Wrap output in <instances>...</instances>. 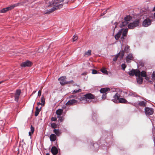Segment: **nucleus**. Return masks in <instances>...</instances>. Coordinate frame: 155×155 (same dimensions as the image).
<instances>
[{
    "instance_id": "1",
    "label": "nucleus",
    "mask_w": 155,
    "mask_h": 155,
    "mask_svg": "<svg viewBox=\"0 0 155 155\" xmlns=\"http://www.w3.org/2000/svg\"><path fill=\"white\" fill-rule=\"evenodd\" d=\"M49 5L53 7L49 9V13L52 12L55 10L61 8L62 7L63 5L60 4L58 0H52L51 2H49Z\"/></svg>"
},
{
    "instance_id": "2",
    "label": "nucleus",
    "mask_w": 155,
    "mask_h": 155,
    "mask_svg": "<svg viewBox=\"0 0 155 155\" xmlns=\"http://www.w3.org/2000/svg\"><path fill=\"white\" fill-rule=\"evenodd\" d=\"M66 78L65 76H62L58 78V80L60 81V83L61 85H63L65 84H69L71 83H74L72 80L69 82L66 81L65 79Z\"/></svg>"
},
{
    "instance_id": "3",
    "label": "nucleus",
    "mask_w": 155,
    "mask_h": 155,
    "mask_svg": "<svg viewBox=\"0 0 155 155\" xmlns=\"http://www.w3.org/2000/svg\"><path fill=\"white\" fill-rule=\"evenodd\" d=\"M140 21L139 20H137L133 22L130 23L128 25V28L130 29H133L134 28L139 25Z\"/></svg>"
},
{
    "instance_id": "4",
    "label": "nucleus",
    "mask_w": 155,
    "mask_h": 155,
    "mask_svg": "<svg viewBox=\"0 0 155 155\" xmlns=\"http://www.w3.org/2000/svg\"><path fill=\"white\" fill-rule=\"evenodd\" d=\"M128 74L130 76H134L135 75L137 77L138 75H140V72L139 70L132 69L129 72Z\"/></svg>"
},
{
    "instance_id": "5",
    "label": "nucleus",
    "mask_w": 155,
    "mask_h": 155,
    "mask_svg": "<svg viewBox=\"0 0 155 155\" xmlns=\"http://www.w3.org/2000/svg\"><path fill=\"white\" fill-rule=\"evenodd\" d=\"M145 112L147 115H152L153 112V109L148 107H145Z\"/></svg>"
},
{
    "instance_id": "6",
    "label": "nucleus",
    "mask_w": 155,
    "mask_h": 155,
    "mask_svg": "<svg viewBox=\"0 0 155 155\" xmlns=\"http://www.w3.org/2000/svg\"><path fill=\"white\" fill-rule=\"evenodd\" d=\"M17 4H14L9 7L4 8L0 10V12L1 13H5L7 11L17 6L16 5Z\"/></svg>"
},
{
    "instance_id": "7",
    "label": "nucleus",
    "mask_w": 155,
    "mask_h": 155,
    "mask_svg": "<svg viewBox=\"0 0 155 155\" xmlns=\"http://www.w3.org/2000/svg\"><path fill=\"white\" fill-rule=\"evenodd\" d=\"M151 20L148 18L144 20L143 22V26L144 27H147L151 24Z\"/></svg>"
},
{
    "instance_id": "8",
    "label": "nucleus",
    "mask_w": 155,
    "mask_h": 155,
    "mask_svg": "<svg viewBox=\"0 0 155 155\" xmlns=\"http://www.w3.org/2000/svg\"><path fill=\"white\" fill-rule=\"evenodd\" d=\"M84 96L86 101H87V99L91 100L95 98L94 96L91 93L87 94L84 95Z\"/></svg>"
},
{
    "instance_id": "9",
    "label": "nucleus",
    "mask_w": 155,
    "mask_h": 155,
    "mask_svg": "<svg viewBox=\"0 0 155 155\" xmlns=\"http://www.w3.org/2000/svg\"><path fill=\"white\" fill-rule=\"evenodd\" d=\"M78 101L74 99L70 100H69L66 104V105H71L74 104H77Z\"/></svg>"
},
{
    "instance_id": "10",
    "label": "nucleus",
    "mask_w": 155,
    "mask_h": 155,
    "mask_svg": "<svg viewBox=\"0 0 155 155\" xmlns=\"http://www.w3.org/2000/svg\"><path fill=\"white\" fill-rule=\"evenodd\" d=\"M122 97L120 95V94L118 93H117L113 97V101L114 102H117V101L120 99V97Z\"/></svg>"
},
{
    "instance_id": "11",
    "label": "nucleus",
    "mask_w": 155,
    "mask_h": 155,
    "mask_svg": "<svg viewBox=\"0 0 155 155\" xmlns=\"http://www.w3.org/2000/svg\"><path fill=\"white\" fill-rule=\"evenodd\" d=\"M31 65V62L29 61L23 62L21 64V66L22 67H25L26 66L29 67Z\"/></svg>"
},
{
    "instance_id": "12",
    "label": "nucleus",
    "mask_w": 155,
    "mask_h": 155,
    "mask_svg": "<svg viewBox=\"0 0 155 155\" xmlns=\"http://www.w3.org/2000/svg\"><path fill=\"white\" fill-rule=\"evenodd\" d=\"M41 103L38 102L37 103V105L39 106L41 105L42 106H43L45 104V98H44V96L42 95L41 99Z\"/></svg>"
},
{
    "instance_id": "13",
    "label": "nucleus",
    "mask_w": 155,
    "mask_h": 155,
    "mask_svg": "<svg viewBox=\"0 0 155 155\" xmlns=\"http://www.w3.org/2000/svg\"><path fill=\"white\" fill-rule=\"evenodd\" d=\"M128 29L127 28H126L123 30L122 31V35L121 38L122 40H123L125 38L127 35L128 32Z\"/></svg>"
},
{
    "instance_id": "14",
    "label": "nucleus",
    "mask_w": 155,
    "mask_h": 155,
    "mask_svg": "<svg viewBox=\"0 0 155 155\" xmlns=\"http://www.w3.org/2000/svg\"><path fill=\"white\" fill-rule=\"evenodd\" d=\"M133 58V54H132L130 53L126 57V61L128 63H130V60H132Z\"/></svg>"
},
{
    "instance_id": "15",
    "label": "nucleus",
    "mask_w": 155,
    "mask_h": 155,
    "mask_svg": "<svg viewBox=\"0 0 155 155\" xmlns=\"http://www.w3.org/2000/svg\"><path fill=\"white\" fill-rule=\"evenodd\" d=\"M123 31V29H121L115 35V38L116 40H118L120 37Z\"/></svg>"
},
{
    "instance_id": "16",
    "label": "nucleus",
    "mask_w": 155,
    "mask_h": 155,
    "mask_svg": "<svg viewBox=\"0 0 155 155\" xmlns=\"http://www.w3.org/2000/svg\"><path fill=\"white\" fill-rule=\"evenodd\" d=\"M51 151L53 155H56L58 153V150L55 147H53L51 150Z\"/></svg>"
},
{
    "instance_id": "17",
    "label": "nucleus",
    "mask_w": 155,
    "mask_h": 155,
    "mask_svg": "<svg viewBox=\"0 0 155 155\" xmlns=\"http://www.w3.org/2000/svg\"><path fill=\"white\" fill-rule=\"evenodd\" d=\"M147 102L146 101H140L138 103V105L143 107H145L146 106Z\"/></svg>"
},
{
    "instance_id": "18",
    "label": "nucleus",
    "mask_w": 155,
    "mask_h": 155,
    "mask_svg": "<svg viewBox=\"0 0 155 155\" xmlns=\"http://www.w3.org/2000/svg\"><path fill=\"white\" fill-rule=\"evenodd\" d=\"M128 22L126 21L124 19L121 22H120V28H122L123 27L125 26L128 24Z\"/></svg>"
},
{
    "instance_id": "19",
    "label": "nucleus",
    "mask_w": 155,
    "mask_h": 155,
    "mask_svg": "<svg viewBox=\"0 0 155 155\" xmlns=\"http://www.w3.org/2000/svg\"><path fill=\"white\" fill-rule=\"evenodd\" d=\"M56 138V136L54 134H51L50 136V140L52 142L54 141Z\"/></svg>"
},
{
    "instance_id": "20",
    "label": "nucleus",
    "mask_w": 155,
    "mask_h": 155,
    "mask_svg": "<svg viewBox=\"0 0 155 155\" xmlns=\"http://www.w3.org/2000/svg\"><path fill=\"white\" fill-rule=\"evenodd\" d=\"M108 91H110V89L109 88H103L101 89L100 92L101 93L105 94V93Z\"/></svg>"
},
{
    "instance_id": "21",
    "label": "nucleus",
    "mask_w": 155,
    "mask_h": 155,
    "mask_svg": "<svg viewBox=\"0 0 155 155\" xmlns=\"http://www.w3.org/2000/svg\"><path fill=\"white\" fill-rule=\"evenodd\" d=\"M137 76L138 77L137 78V83L139 84H142L143 81V78L140 77V75H138Z\"/></svg>"
},
{
    "instance_id": "22",
    "label": "nucleus",
    "mask_w": 155,
    "mask_h": 155,
    "mask_svg": "<svg viewBox=\"0 0 155 155\" xmlns=\"http://www.w3.org/2000/svg\"><path fill=\"white\" fill-rule=\"evenodd\" d=\"M53 131L57 136H59L61 134V132L58 129H54V130Z\"/></svg>"
},
{
    "instance_id": "23",
    "label": "nucleus",
    "mask_w": 155,
    "mask_h": 155,
    "mask_svg": "<svg viewBox=\"0 0 155 155\" xmlns=\"http://www.w3.org/2000/svg\"><path fill=\"white\" fill-rule=\"evenodd\" d=\"M41 109V107L39 109L38 108V107H36V110L35 113V116L36 117L38 116V115L40 111V110Z\"/></svg>"
},
{
    "instance_id": "24",
    "label": "nucleus",
    "mask_w": 155,
    "mask_h": 155,
    "mask_svg": "<svg viewBox=\"0 0 155 155\" xmlns=\"http://www.w3.org/2000/svg\"><path fill=\"white\" fill-rule=\"evenodd\" d=\"M117 54H118V56H119L120 58L122 59L124 56V51L122 50L120 51Z\"/></svg>"
},
{
    "instance_id": "25",
    "label": "nucleus",
    "mask_w": 155,
    "mask_h": 155,
    "mask_svg": "<svg viewBox=\"0 0 155 155\" xmlns=\"http://www.w3.org/2000/svg\"><path fill=\"white\" fill-rule=\"evenodd\" d=\"M119 102L121 103L126 104L128 102L125 99L120 98L119 100Z\"/></svg>"
},
{
    "instance_id": "26",
    "label": "nucleus",
    "mask_w": 155,
    "mask_h": 155,
    "mask_svg": "<svg viewBox=\"0 0 155 155\" xmlns=\"http://www.w3.org/2000/svg\"><path fill=\"white\" fill-rule=\"evenodd\" d=\"M132 19V17L130 15H127L125 17L124 20L129 23V21Z\"/></svg>"
},
{
    "instance_id": "27",
    "label": "nucleus",
    "mask_w": 155,
    "mask_h": 155,
    "mask_svg": "<svg viewBox=\"0 0 155 155\" xmlns=\"http://www.w3.org/2000/svg\"><path fill=\"white\" fill-rule=\"evenodd\" d=\"M63 110L62 109H59L56 111V113L58 116H60L62 114Z\"/></svg>"
},
{
    "instance_id": "28",
    "label": "nucleus",
    "mask_w": 155,
    "mask_h": 155,
    "mask_svg": "<svg viewBox=\"0 0 155 155\" xmlns=\"http://www.w3.org/2000/svg\"><path fill=\"white\" fill-rule=\"evenodd\" d=\"M130 50V49L129 46L128 45H126L125 46L124 50L123 51H124V52L127 53L129 52Z\"/></svg>"
},
{
    "instance_id": "29",
    "label": "nucleus",
    "mask_w": 155,
    "mask_h": 155,
    "mask_svg": "<svg viewBox=\"0 0 155 155\" xmlns=\"http://www.w3.org/2000/svg\"><path fill=\"white\" fill-rule=\"evenodd\" d=\"M31 132H29V135L30 136H31V134L33 133L35 131V128L32 125H31Z\"/></svg>"
},
{
    "instance_id": "30",
    "label": "nucleus",
    "mask_w": 155,
    "mask_h": 155,
    "mask_svg": "<svg viewBox=\"0 0 155 155\" xmlns=\"http://www.w3.org/2000/svg\"><path fill=\"white\" fill-rule=\"evenodd\" d=\"M129 95L133 97H136L137 96V94L136 93L133 92H130Z\"/></svg>"
},
{
    "instance_id": "31",
    "label": "nucleus",
    "mask_w": 155,
    "mask_h": 155,
    "mask_svg": "<svg viewBox=\"0 0 155 155\" xmlns=\"http://www.w3.org/2000/svg\"><path fill=\"white\" fill-rule=\"evenodd\" d=\"M140 75L143 77H145L147 76L146 72L145 71H142L140 72Z\"/></svg>"
},
{
    "instance_id": "32",
    "label": "nucleus",
    "mask_w": 155,
    "mask_h": 155,
    "mask_svg": "<svg viewBox=\"0 0 155 155\" xmlns=\"http://www.w3.org/2000/svg\"><path fill=\"white\" fill-rule=\"evenodd\" d=\"M91 50H88L87 52L85 53V55H87L88 56H90L91 54Z\"/></svg>"
},
{
    "instance_id": "33",
    "label": "nucleus",
    "mask_w": 155,
    "mask_h": 155,
    "mask_svg": "<svg viewBox=\"0 0 155 155\" xmlns=\"http://www.w3.org/2000/svg\"><path fill=\"white\" fill-rule=\"evenodd\" d=\"M81 89H79L78 90H75L72 92V94L76 93H79L81 92Z\"/></svg>"
},
{
    "instance_id": "34",
    "label": "nucleus",
    "mask_w": 155,
    "mask_h": 155,
    "mask_svg": "<svg viewBox=\"0 0 155 155\" xmlns=\"http://www.w3.org/2000/svg\"><path fill=\"white\" fill-rule=\"evenodd\" d=\"M21 93V90L19 89H18L16 90L15 95L20 96Z\"/></svg>"
},
{
    "instance_id": "35",
    "label": "nucleus",
    "mask_w": 155,
    "mask_h": 155,
    "mask_svg": "<svg viewBox=\"0 0 155 155\" xmlns=\"http://www.w3.org/2000/svg\"><path fill=\"white\" fill-rule=\"evenodd\" d=\"M101 71L104 74H107V71L104 68L101 69Z\"/></svg>"
},
{
    "instance_id": "36",
    "label": "nucleus",
    "mask_w": 155,
    "mask_h": 155,
    "mask_svg": "<svg viewBox=\"0 0 155 155\" xmlns=\"http://www.w3.org/2000/svg\"><path fill=\"white\" fill-rule=\"evenodd\" d=\"M73 42L75 41L78 39V36L76 35H74L73 37Z\"/></svg>"
},
{
    "instance_id": "37",
    "label": "nucleus",
    "mask_w": 155,
    "mask_h": 155,
    "mask_svg": "<svg viewBox=\"0 0 155 155\" xmlns=\"http://www.w3.org/2000/svg\"><path fill=\"white\" fill-rule=\"evenodd\" d=\"M19 95H15V101H16L17 102H18V99L19 97Z\"/></svg>"
},
{
    "instance_id": "38",
    "label": "nucleus",
    "mask_w": 155,
    "mask_h": 155,
    "mask_svg": "<svg viewBox=\"0 0 155 155\" xmlns=\"http://www.w3.org/2000/svg\"><path fill=\"white\" fill-rule=\"evenodd\" d=\"M58 117L59 118V120L61 122H62L64 119V118L63 117L58 116Z\"/></svg>"
},
{
    "instance_id": "39",
    "label": "nucleus",
    "mask_w": 155,
    "mask_h": 155,
    "mask_svg": "<svg viewBox=\"0 0 155 155\" xmlns=\"http://www.w3.org/2000/svg\"><path fill=\"white\" fill-rule=\"evenodd\" d=\"M79 99L80 101H81L84 100L86 101L85 97V96H84V95L83 96L81 97L80 98H79Z\"/></svg>"
},
{
    "instance_id": "40",
    "label": "nucleus",
    "mask_w": 155,
    "mask_h": 155,
    "mask_svg": "<svg viewBox=\"0 0 155 155\" xmlns=\"http://www.w3.org/2000/svg\"><path fill=\"white\" fill-rule=\"evenodd\" d=\"M51 126L52 128H55L57 127V125L56 124L54 123H52L51 124Z\"/></svg>"
},
{
    "instance_id": "41",
    "label": "nucleus",
    "mask_w": 155,
    "mask_h": 155,
    "mask_svg": "<svg viewBox=\"0 0 155 155\" xmlns=\"http://www.w3.org/2000/svg\"><path fill=\"white\" fill-rule=\"evenodd\" d=\"M118 57V54H117L115 56L114 58L113 59V61H116L117 60Z\"/></svg>"
},
{
    "instance_id": "42",
    "label": "nucleus",
    "mask_w": 155,
    "mask_h": 155,
    "mask_svg": "<svg viewBox=\"0 0 155 155\" xmlns=\"http://www.w3.org/2000/svg\"><path fill=\"white\" fill-rule=\"evenodd\" d=\"M121 94H124V95L123 96V97L126 96L127 95V93L126 92L121 91Z\"/></svg>"
},
{
    "instance_id": "43",
    "label": "nucleus",
    "mask_w": 155,
    "mask_h": 155,
    "mask_svg": "<svg viewBox=\"0 0 155 155\" xmlns=\"http://www.w3.org/2000/svg\"><path fill=\"white\" fill-rule=\"evenodd\" d=\"M122 68L124 70L125 69L126 67V65L125 64H123L121 65Z\"/></svg>"
},
{
    "instance_id": "44",
    "label": "nucleus",
    "mask_w": 155,
    "mask_h": 155,
    "mask_svg": "<svg viewBox=\"0 0 155 155\" xmlns=\"http://www.w3.org/2000/svg\"><path fill=\"white\" fill-rule=\"evenodd\" d=\"M106 98V94H103L102 96V98L103 99H105Z\"/></svg>"
},
{
    "instance_id": "45",
    "label": "nucleus",
    "mask_w": 155,
    "mask_h": 155,
    "mask_svg": "<svg viewBox=\"0 0 155 155\" xmlns=\"http://www.w3.org/2000/svg\"><path fill=\"white\" fill-rule=\"evenodd\" d=\"M107 10H106L104 11L102 13H101V16H102L104 15L105 14H106L107 13Z\"/></svg>"
},
{
    "instance_id": "46",
    "label": "nucleus",
    "mask_w": 155,
    "mask_h": 155,
    "mask_svg": "<svg viewBox=\"0 0 155 155\" xmlns=\"http://www.w3.org/2000/svg\"><path fill=\"white\" fill-rule=\"evenodd\" d=\"M97 71L95 70H94V69H93L92 70V74H96L97 73Z\"/></svg>"
},
{
    "instance_id": "47",
    "label": "nucleus",
    "mask_w": 155,
    "mask_h": 155,
    "mask_svg": "<svg viewBox=\"0 0 155 155\" xmlns=\"http://www.w3.org/2000/svg\"><path fill=\"white\" fill-rule=\"evenodd\" d=\"M41 94V90H39L38 92V96L40 97Z\"/></svg>"
},
{
    "instance_id": "48",
    "label": "nucleus",
    "mask_w": 155,
    "mask_h": 155,
    "mask_svg": "<svg viewBox=\"0 0 155 155\" xmlns=\"http://www.w3.org/2000/svg\"><path fill=\"white\" fill-rule=\"evenodd\" d=\"M51 120L53 121H55L57 120V118L56 117H52L51 118Z\"/></svg>"
},
{
    "instance_id": "49",
    "label": "nucleus",
    "mask_w": 155,
    "mask_h": 155,
    "mask_svg": "<svg viewBox=\"0 0 155 155\" xmlns=\"http://www.w3.org/2000/svg\"><path fill=\"white\" fill-rule=\"evenodd\" d=\"M152 77L153 79H155V72H153V74H152Z\"/></svg>"
},
{
    "instance_id": "50",
    "label": "nucleus",
    "mask_w": 155,
    "mask_h": 155,
    "mask_svg": "<svg viewBox=\"0 0 155 155\" xmlns=\"http://www.w3.org/2000/svg\"><path fill=\"white\" fill-rule=\"evenodd\" d=\"M75 97V96H74V95H71L69 96V97L70 98H74Z\"/></svg>"
},
{
    "instance_id": "51",
    "label": "nucleus",
    "mask_w": 155,
    "mask_h": 155,
    "mask_svg": "<svg viewBox=\"0 0 155 155\" xmlns=\"http://www.w3.org/2000/svg\"><path fill=\"white\" fill-rule=\"evenodd\" d=\"M62 2L64 1V2L63 4H64V3H67L68 2V0H64L63 1H62Z\"/></svg>"
},
{
    "instance_id": "52",
    "label": "nucleus",
    "mask_w": 155,
    "mask_h": 155,
    "mask_svg": "<svg viewBox=\"0 0 155 155\" xmlns=\"http://www.w3.org/2000/svg\"><path fill=\"white\" fill-rule=\"evenodd\" d=\"M153 142L154 143V146H155V137H153Z\"/></svg>"
},
{
    "instance_id": "53",
    "label": "nucleus",
    "mask_w": 155,
    "mask_h": 155,
    "mask_svg": "<svg viewBox=\"0 0 155 155\" xmlns=\"http://www.w3.org/2000/svg\"><path fill=\"white\" fill-rule=\"evenodd\" d=\"M36 91H33V92L32 93V94H35V93H36Z\"/></svg>"
},
{
    "instance_id": "54",
    "label": "nucleus",
    "mask_w": 155,
    "mask_h": 155,
    "mask_svg": "<svg viewBox=\"0 0 155 155\" xmlns=\"http://www.w3.org/2000/svg\"><path fill=\"white\" fill-rule=\"evenodd\" d=\"M45 93L46 94H48V91H45Z\"/></svg>"
},
{
    "instance_id": "55",
    "label": "nucleus",
    "mask_w": 155,
    "mask_h": 155,
    "mask_svg": "<svg viewBox=\"0 0 155 155\" xmlns=\"http://www.w3.org/2000/svg\"><path fill=\"white\" fill-rule=\"evenodd\" d=\"M153 11H155V6L153 8Z\"/></svg>"
},
{
    "instance_id": "56",
    "label": "nucleus",
    "mask_w": 155,
    "mask_h": 155,
    "mask_svg": "<svg viewBox=\"0 0 155 155\" xmlns=\"http://www.w3.org/2000/svg\"><path fill=\"white\" fill-rule=\"evenodd\" d=\"M153 17L155 19V13L153 14Z\"/></svg>"
},
{
    "instance_id": "57",
    "label": "nucleus",
    "mask_w": 155,
    "mask_h": 155,
    "mask_svg": "<svg viewBox=\"0 0 155 155\" xmlns=\"http://www.w3.org/2000/svg\"><path fill=\"white\" fill-rule=\"evenodd\" d=\"M42 88H43V87H41V88H40V90H41L42 89Z\"/></svg>"
},
{
    "instance_id": "58",
    "label": "nucleus",
    "mask_w": 155,
    "mask_h": 155,
    "mask_svg": "<svg viewBox=\"0 0 155 155\" xmlns=\"http://www.w3.org/2000/svg\"><path fill=\"white\" fill-rule=\"evenodd\" d=\"M46 155H50L49 153H47L46 154Z\"/></svg>"
},
{
    "instance_id": "59",
    "label": "nucleus",
    "mask_w": 155,
    "mask_h": 155,
    "mask_svg": "<svg viewBox=\"0 0 155 155\" xmlns=\"http://www.w3.org/2000/svg\"><path fill=\"white\" fill-rule=\"evenodd\" d=\"M3 82V81H0V84L2 83Z\"/></svg>"
},
{
    "instance_id": "60",
    "label": "nucleus",
    "mask_w": 155,
    "mask_h": 155,
    "mask_svg": "<svg viewBox=\"0 0 155 155\" xmlns=\"http://www.w3.org/2000/svg\"><path fill=\"white\" fill-rule=\"evenodd\" d=\"M154 130H155V127H154Z\"/></svg>"
},
{
    "instance_id": "61",
    "label": "nucleus",
    "mask_w": 155,
    "mask_h": 155,
    "mask_svg": "<svg viewBox=\"0 0 155 155\" xmlns=\"http://www.w3.org/2000/svg\"><path fill=\"white\" fill-rule=\"evenodd\" d=\"M154 86H155V84H154Z\"/></svg>"
}]
</instances>
